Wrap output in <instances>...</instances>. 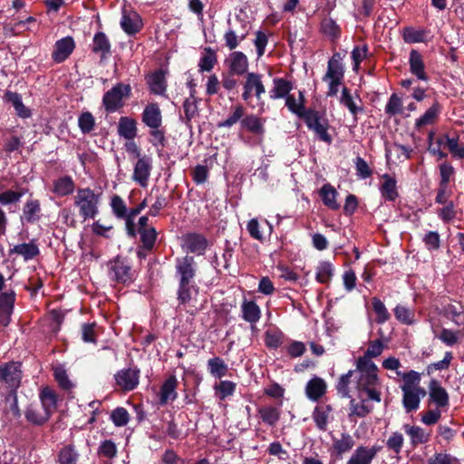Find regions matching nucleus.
<instances>
[{"instance_id": "1", "label": "nucleus", "mask_w": 464, "mask_h": 464, "mask_svg": "<svg viewBox=\"0 0 464 464\" xmlns=\"http://www.w3.org/2000/svg\"><path fill=\"white\" fill-rule=\"evenodd\" d=\"M175 268L179 279L177 300L179 305H186L192 298L197 263L193 256L186 255L176 258Z\"/></svg>"}, {"instance_id": "2", "label": "nucleus", "mask_w": 464, "mask_h": 464, "mask_svg": "<svg viewBox=\"0 0 464 464\" xmlns=\"http://www.w3.org/2000/svg\"><path fill=\"white\" fill-rule=\"evenodd\" d=\"M108 277L116 284L130 285L134 280V271L129 259L117 255L107 263Z\"/></svg>"}, {"instance_id": "3", "label": "nucleus", "mask_w": 464, "mask_h": 464, "mask_svg": "<svg viewBox=\"0 0 464 464\" xmlns=\"http://www.w3.org/2000/svg\"><path fill=\"white\" fill-rule=\"evenodd\" d=\"M99 195L90 188H78L74 197V205L79 208V215L83 220L94 218L98 213Z\"/></svg>"}, {"instance_id": "4", "label": "nucleus", "mask_w": 464, "mask_h": 464, "mask_svg": "<svg viewBox=\"0 0 464 464\" xmlns=\"http://www.w3.org/2000/svg\"><path fill=\"white\" fill-rule=\"evenodd\" d=\"M131 96L130 84L122 82L116 83L102 96V106L108 113H113L124 106V99Z\"/></svg>"}, {"instance_id": "5", "label": "nucleus", "mask_w": 464, "mask_h": 464, "mask_svg": "<svg viewBox=\"0 0 464 464\" xmlns=\"http://www.w3.org/2000/svg\"><path fill=\"white\" fill-rule=\"evenodd\" d=\"M302 120H304L307 128L314 132L319 140L329 145L333 142V138L328 133L330 127L329 121L320 111L309 108L307 113H305Z\"/></svg>"}, {"instance_id": "6", "label": "nucleus", "mask_w": 464, "mask_h": 464, "mask_svg": "<svg viewBox=\"0 0 464 464\" xmlns=\"http://www.w3.org/2000/svg\"><path fill=\"white\" fill-rule=\"evenodd\" d=\"M266 92L265 85L262 82V75L256 72H247L243 83L242 99L245 102L249 101L253 96L256 98L258 106L263 111L265 102L262 101V95Z\"/></svg>"}, {"instance_id": "7", "label": "nucleus", "mask_w": 464, "mask_h": 464, "mask_svg": "<svg viewBox=\"0 0 464 464\" xmlns=\"http://www.w3.org/2000/svg\"><path fill=\"white\" fill-rule=\"evenodd\" d=\"M21 365L14 361L0 365V382L6 384L9 392H16L21 385Z\"/></svg>"}, {"instance_id": "8", "label": "nucleus", "mask_w": 464, "mask_h": 464, "mask_svg": "<svg viewBox=\"0 0 464 464\" xmlns=\"http://www.w3.org/2000/svg\"><path fill=\"white\" fill-rule=\"evenodd\" d=\"M182 248L187 254H195L197 256H203L208 249V240L200 233L189 232L182 237Z\"/></svg>"}, {"instance_id": "9", "label": "nucleus", "mask_w": 464, "mask_h": 464, "mask_svg": "<svg viewBox=\"0 0 464 464\" xmlns=\"http://www.w3.org/2000/svg\"><path fill=\"white\" fill-rule=\"evenodd\" d=\"M152 168L151 157L144 154L142 158L137 160L134 165L132 180L139 184L141 188H146L149 184Z\"/></svg>"}, {"instance_id": "10", "label": "nucleus", "mask_w": 464, "mask_h": 464, "mask_svg": "<svg viewBox=\"0 0 464 464\" xmlns=\"http://www.w3.org/2000/svg\"><path fill=\"white\" fill-rule=\"evenodd\" d=\"M116 385L124 392H130L137 388L140 379V370L127 368L118 371L114 374Z\"/></svg>"}, {"instance_id": "11", "label": "nucleus", "mask_w": 464, "mask_h": 464, "mask_svg": "<svg viewBox=\"0 0 464 464\" xmlns=\"http://www.w3.org/2000/svg\"><path fill=\"white\" fill-rule=\"evenodd\" d=\"M166 74L167 71L163 69H158L145 76L146 83L150 93L160 96H166L168 87Z\"/></svg>"}, {"instance_id": "12", "label": "nucleus", "mask_w": 464, "mask_h": 464, "mask_svg": "<svg viewBox=\"0 0 464 464\" xmlns=\"http://www.w3.org/2000/svg\"><path fill=\"white\" fill-rule=\"evenodd\" d=\"M74 48L75 43L73 38L72 36L63 37L56 41L52 53V59L55 63H61L69 58Z\"/></svg>"}, {"instance_id": "13", "label": "nucleus", "mask_w": 464, "mask_h": 464, "mask_svg": "<svg viewBox=\"0 0 464 464\" xmlns=\"http://www.w3.org/2000/svg\"><path fill=\"white\" fill-rule=\"evenodd\" d=\"M120 24L123 32L126 33L128 35H135L143 27L142 19L138 13H128L125 10H123L122 12Z\"/></svg>"}, {"instance_id": "14", "label": "nucleus", "mask_w": 464, "mask_h": 464, "mask_svg": "<svg viewBox=\"0 0 464 464\" xmlns=\"http://www.w3.org/2000/svg\"><path fill=\"white\" fill-rule=\"evenodd\" d=\"M142 122L150 129H156L162 125V113L157 102L149 103L141 113Z\"/></svg>"}, {"instance_id": "15", "label": "nucleus", "mask_w": 464, "mask_h": 464, "mask_svg": "<svg viewBox=\"0 0 464 464\" xmlns=\"http://www.w3.org/2000/svg\"><path fill=\"white\" fill-rule=\"evenodd\" d=\"M430 401L436 404L437 408H444L450 404V397L447 391L440 385L438 380L432 379L429 383Z\"/></svg>"}, {"instance_id": "16", "label": "nucleus", "mask_w": 464, "mask_h": 464, "mask_svg": "<svg viewBox=\"0 0 464 464\" xmlns=\"http://www.w3.org/2000/svg\"><path fill=\"white\" fill-rule=\"evenodd\" d=\"M266 119L260 118L255 114L246 115L240 121V126L242 130H245L255 136L264 137L266 133L265 128Z\"/></svg>"}, {"instance_id": "17", "label": "nucleus", "mask_w": 464, "mask_h": 464, "mask_svg": "<svg viewBox=\"0 0 464 464\" xmlns=\"http://www.w3.org/2000/svg\"><path fill=\"white\" fill-rule=\"evenodd\" d=\"M378 451L379 449L375 446L371 448L359 446L353 451L346 464H372Z\"/></svg>"}, {"instance_id": "18", "label": "nucleus", "mask_w": 464, "mask_h": 464, "mask_svg": "<svg viewBox=\"0 0 464 464\" xmlns=\"http://www.w3.org/2000/svg\"><path fill=\"white\" fill-rule=\"evenodd\" d=\"M327 391L325 381L318 376L311 378L305 385V395L312 401H318Z\"/></svg>"}, {"instance_id": "19", "label": "nucleus", "mask_w": 464, "mask_h": 464, "mask_svg": "<svg viewBox=\"0 0 464 464\" xmlns=\"http://www.w3.org/2000/svg\"><path fill=\"white\" fill-rule=\"evenodd\" d=\"M332 440L331 456L335 455L337 459H342L343 455L349 452L355 444L353 437L347 432H343L340 439L333 437Z\"/></svg>"}, {"instance_id": "20", "label": "nucleus", "mask_w": 464, "mask_h": 464, "mask_svg": "<svg viewBox=\"0 0 464 464\" xmlns=\"http://www.w3.org/2000/svg\"><path fill=\"white\" fill-rule=\"evenodd\" d=\"M92 53L99 54L101 60L106 59L111 53V44L109 37L103 32H97L91 45Z\"/></svg>"}, {"instance_id": "21", "label": "nucleus", "mask_w": 464, "mask_h": 464, "mask_svg": "<svg viewBox=\"0 0 464 464\" xmlns=\"http://www.w3.org/2000/svg\"><path fill=\"white\" fill-rule=\"evenodd\" d=\"M25 420L34 426H44L50 419L49 415L42 407L37 404H29L24 411Z\"/></svg>"}, {"instance_id": "22", "label": "nucleus", "mask_w": 464, "mask_h": 464, "mask_svg": "<svg viewBox=\"0 0 464 464\" xmlns=\"http://www.w3.org/2000/svg\"><path fill=\"white\" fill-rule=\"evenodd\" d=\"M410 72L415 75L417 79L428 81L429 77L425 72V63L422 55L418 50L412 49L409 57Z\"/></svg>"}, {"instance_id": "23", "label": "nucleus", "mask_w": 464, "mask_h": 464, "mask_svg": "<svg viewBox=\"0 0 464 464\" xmlns=\"http://www.w3.org/2000/svg\"><path fill=\"white\" fill-rule=\"evenodd\" d=\"M15 300L16 294L14 289L0 293V317H5V325L10 322V316L13 314Z\"/></svg>"}, {"instance_id": "24", "label": "nucleus", "mask_w": 464, "mask_h": 464, "mask_svg": "<svg viewBox=\"0 0 464 464\" xmlns=\"http://www.w3.org/2000/svg\"><path fill=\"white\" fill-rule=\"evenodd\" d=\"M405 433L410 437L412 448L420 444L427 443L430 439V432H427L423 428L417 425L403 424Z\"/></svg>"}, {"instance_id": "25", "label": "nucleus", "mask_w": 464, "mask_h": 464, "mask_svg": "<svg viewBox=\"0 0 464 464\" xmlns=\"http://www.w3.org/2000/svg\"><path fill=\"white\" fill-rule=\"evenodd\" d=\"M248 60L246 55L239 51L233 52L230 54L228 71L231 74L238 76L247 73Z\"/></svg>"}, {"instance_id": "26", "label": "nucleus", "mask_w": 464, "mask_h": 464, "mask_svg": "<svg viewBox=\"0 0 464 464\" xmlns=\"http://www.w3.org/2000/svg\"><path fill=\"white\" fill-rule=\"evenodd\" d=\"M117 130L119 136L132 140L138 133L137 121L131 117L122 116L119 119Z\"/></svg>"}, {"instance_id": "27", "label": "nucleus", "mask_w": 464, "mask_h": 464, "mask_svg": "<svg viewBox=\"0 0 464 464\" xmlns=\"http://www.w3.org/2000/svg\"><path fill=\"white\" fill-rule=\"evenodd\" d=\"M178 381L175 375H170L162 383L160 390V404L165 405L169 401H175L178 393L176 392Z\"/></svg>"}, {"instance_id": "28", "label": "nucleus", "mask_w": 464, "mask_h": 464, "mask_svg": "<svg viewBox=\"0 0 464 464\" xmlns=\"http://www.w3.org/2000/svg\"><path fill=\"white\" fill-rule=\"evenodd\" d=\"M382 183L380 187V192L382 198L388 201H395L399 197L397 190V181L395 178L390 174L385 173L382 175Z\"/></svg>"}, {"instance_id": "29", "label": "nucleus", "mask_w": 464, "mask_h": 464, "mask_svg": "<svg viewBox=\"0 0 464 464\" xmlns=\"http://www.w3.org/2000/svg\"><path fill=\"white\" fill-rule=\"evenodd\" d=\"M441 110L442 106L437 100H435L432 105L424 112V114L416 120V129L420 130L426 125L434 124L437 121Z\"/></svg>"}, {"instance_id": "30", "label": "nucleus", "mask_w": 464, "mask_h": 464, "mask_svg": "<svg viewBox=\"0 0 464 464\" xmlns=\"http://www.w3.org/2000/svg\"><path fill=\"white\" fill-rule=\"evenodd\" d=\"M39 399L43 410L52 416L57 409L58 399L56 392L46 386L41 390Z\"/></svg>"}, {"instance_id": "31", "label": "nucleus", "mask_w": 464, "mask_h": 464, "mask_svg": "<svg viewBox=\"0 0 464 464\" xmlns=\"http://www.w3.org/2000/svg\"><path fill=\"white\" fill-rule=\"evenodd\" d=\"M273 83L274 87L269 91V97L272 100L283 99L294 89L293 83L285 78H274Z\"/></svg>"}, {"instance_id": "32", "label": "nucleus", "mask_w": 464, "mask_h": 464, "mask_svg": "<svg viewBox=\"0 0 464 464\" xmlns=\"http://www.w3.org/2000/svg\"><path fill=\"white\" fill-rule=\"evenodd\" d=\"M75 183L69 175H64L53 181L52 192L58 197H66L73 193Z\"/></svg>"}, {"instance_id": "33", "label": "nucleus", "mask_w": 464, "mask_h": 464, "mask_svg": "<svg viewBox=\"0 0 464 464\" xmlns=\"http://www.w3.org/2000/svg\"><path fill=\"white\" fill-rule=\"evenodd\" d=\"M333 411V407L330 404L317 405L313 413L312 418L315 423L316 428L321 431H326L328 426V419L330 413Z\"/></svg>"}, {"instance_id": "34", "label": "nucleus", "mask_w": 464, "mask_h": 464, "mask_svg": "<svg viewBox=\"0 0 464 464\" xmlns=\"http://www.w3.org/2000/svg\"><path fill=\"white\" fill-rule=\"evenodd\" d=\"M3 99L5 102L11 103L14 106L19 117L26 119L31 116L30 110L24 105L22 96L19 93L12 91H6Z\"/></svg>"}, {"instance_id": "35", "label": "nucleus", "mask_w": 464, "mask_h": 464, "mask_svg": "<svg viewBox=\"0 0 464 464\" xmlns=\"http://www.w3.org/2000/svg\"><path fill=\"white\" fill-rule=\"evenodd\" d=\"M242 318L253 324L257 323L261 317V309L253 300L244 299L241 304Z\"/></svg>"}, {"instance_id": "36", "label": "nucleus", "mask_w": 464, "mask_h": 464, "mask_svg": "<svg viewBox=\"0 0 464 464\" xmlns=\"http://www.w3.org/2000/svg\"><path fill=\"white\" fill-rule=\"evenodd\" d=\"M12 254H17L23 256L24 261H28L39 256L40 250L38 246L34 241H31L14 246L9 250V255L11 256Z\"/></svg>"}, {"instance_id": "37", "label": "nucleus", "mask_w": 464, "mask_h": 464, "mask_svg": "<svg viewBox=\"0 0 464 464\" xmlns=\"http://www.w3.org/2000/svg\"><path fill=\"white\" fill-rule=\"evenodd\" d=\"M207 367L209 374L219 380L225 377L228 372L227 364L221 357L218 356L208 359Z\"/></svg>"}, {"instance_id": "38", "label": "nucleus", "mask_w": 464, "mask_h": 464, "mask_svg": "<svg viewBox=\"0 0 464 464\" xmlns=\"http://www.w3.org/2000/svg\"><path fill=\"white\" fill-rule=\"evenodd\" d=\"M184 116L180 121L188 128H192L191 121L198 114V99L186 98L182 104Z\"/></svg>"}, {"instance_id": "39", "label": "nucleus", "mask_w": 464, "mask_h": 464, "mask_svg": "<svg viewBox=\"0 0 464 464\" xmlns=\"http://www.w3.org/2000/svg\"><path fill=\"white\" fill-rule=\"evenodd\" d=\"M319 194L324 206L333 210L340 208V205L336 201L337 191L331 184H324L320 188Z\"/></svg>"}, {"instance_id": "40", "label": "nucleus", "mask_w": 464, "mask_h": 464, "mask_svg": "<svg viewBox=\"0 0 464 464\" xmlns=\"http://www.w3.org/2000/svg\"><path fill=\"white\" fill-rule=\"evenodd\" d=\"M402 391V404L407 413L417 411L420 407V396L412 389L401 387Z\"/></svg>"}, {"instance_id": "41", "label": "nucleus", "mask_w": 464, "mask_h": 464, "mask_svg": "<svg viewBox=\"0 0 464 464\" xmlns=\"http://www.w3.org/2000/svg\"><path fill=\"white\" fill-rule=\"evenodd\" d=\"M322 33L330 38L332 41L338 39L341 36V28L336 22L329 17H324L321 22Z\"/></svg>"}, {"instance_id": "42", "label": "nucleus", "mask_w": 464, "mask_h": 464, "mask_svg": "<svg viewBox=\"0 0 464 464\" xmlns=\"http://www.w3.org/2000/svg\"><path fill=\"white\" fill-rule=\"evenodd\" d=\"M340 103H342L343 106H345L350 113L353 116L354 120L357 119V114L359 112H362L363 111V108L362 106H357L356 103L353 101V98L351 94L350 90L347 87H343L342 89V94L339 99Z\"/></svg>"}, {"instance_id": "43", "label": "nucleus", "mask_w": 464, "mask_h": 464, "mask_svg": "<svg viewBox=\"0 0 464 464\" xmlns=\"http://www.w3.org/2000/svg\"><path fill=\"white\" fill-rule=\"evenodd\" d=\"M78 459L79 454L72 444L63 446L57 455L59 464H76Z\"/></svg>"}, {"instance_id": "44", "label": "nucleus", "mask_w": 464, "mask_h": 464, "mask_svg": "<svg viewBox=\"0 0 464 464\" xmlns=\"http://www.w3.org/2000/svg\"><path fill=\"white\" fill-rule=\"evenodd\" d=\"M218 63L216 52L211 47H206L202 53L198 67L200 72H210Z\"/></svg>"}, {"instance_id": "45", "label": "nucleus", "mask_w": 464, "mask_h": 464, "mask_svg": "<svg viewBox=\"0 0 464 464\" xmlns=\"http://www.w3.org/2000/svg\"><path fill=\"white\" fill-rule=\"evenodd\" d=\"M285 339L284 333L279 329L267 330L265 333V344L270 350H276L279 348Z\"/></svg>"}, {"instance_id": "46", "label": "nucleus", "mask_w": 464, "mask_h": 464, "mask_svg": "<svg viewBox=\"0 0 464 464\" xmlns=\"http://www.w3.org/2000/svg\"><path fill=\"white\" fill-rule=\"evenodd\" d=\"M262 421L269 426H275L280 419V411L274 406H265L258 409Z\"/></svg>"}, {"instance_id": "47", "label": "nucleus", "mask_w": 464, "mask_h": 464, "mask_svg": "<svg viewBox=\"0 0 464 464\" xmlns=\"http://www.w3.org/2000/svg\"><path fill=\"white\" fill-rule=\"evenodd\" d=\"M428 32L426 30H416L413 27H405L402 37L407 44L424 43L427 41Z\"/></svg>"}, {"instance_id": "48", "label": "nucleus", "mask_w": 464, "mask_h": 464, "mask_svg": "<svg viewBox=\"0 0 464 464\" xmlns=\"http://www.w3.org/2000/svg\"><path fill=\"white\" fill-rule=\"evenodd\" d=\"M137 234L140 235V246L147 249V251H151L154 248L158 237L156 228L151 227L148 229H142L141 231H138Z\"/></svg>"}, {"instance_id": "49", "label": "nucleus", "mask_w": 464, "mask_h": 464, "mask_svg": "<svg viewBox=\"0 0 464 464\" xmlns=\"http://www.w3.org/2000/svg\"><path fill=\"white\" fill-rule=\"evenodd\" d=\"M236 389L237 384L231 381H220L214 386L216 396L221 401L233 395Z\"/></svg>"}, {"instance_id": "50", "label": "nucleus", "mask_w": 464, "mask_h": 464, "mask_svg": "<svg viewBox=\"0 0 464 464\" xmlns=\"http://www.w3.org/2000/svg\"><path fill=\"white\" fill-rule=\"evenodd\" d=\"M315 279L321 284H328L334 276V266L330 262L323 261L316 268Z\"/></svg>"}, {"instance_id": "51", "label": "nucleus", "mask_w": 464, "mask_h": 464, "mask_svg": "<svg viewBox=\"0 0 464 464\" xmlns=\"http://www.w3.org/2000/svg\"><path fill=\"white\" fill-rule=\"evenodd\" d=\"M245 115V108L242 104L234 107L233 112L223 121L218 122V128H231L237 122L240 121Z\"/></svg>"}, {"instance_id": "52", "label": "nucleus", "mask_w": 464, "mask_h": 464, "mask_svg": "<svg viewBox=\"0 0 464 464\" xmlns=\"http://www.w3.org/2000/svg\"><path fill=\"white\" fill-rule=\"evenodd\" d=\"M41 211L40 202L38 199L28 200L24 207V216L28 223H34L38 220V214Z\"/></svg>"}, {"instance_id": "53", "label": "nucleus", "mask_w": 464, "mask_h": 464, "mask_svg": "<svg viewBox=\"0 0 464 464\" xmlns=\"http://www.w3.org/2000/svg\"><path fill=\"white\" fill-rule=\"evenodd\" d=\"M378 384L379 377L377 372L360 373L357 381V389L362 392V391L371 387H376Z\"/></svg>"}, {"instance_id": "54", "label": "nucleus", "mask_w": 464, "mask_h": 464, "mask_svg": "<svg viewBox=\"0 0 464 464\" xmlns=\"http://www.w3.org/2000/svg\"><path fill=\"white\" fill-rule=\"evenodd\" d=\"M372 310L376 314V323L383 324L388 321L391 317L387 308L385 307L383 302L378 297L372 298Z\"/></svg>"}, {"instance_id": "55", "label": "nucleus", "mask_w": 464, "mask_h": 464, "mask_svg": "<svg viewBox=\"0 0 464 464\" xmlns=\"http://www.w3.org/2000/svg\"><path fill=\"white\" fill-rule=\"evenodd\" d=\"M111 208L113 215L117 218H123L127 217L129 214V210L124 200L119 195H113L111 198Z\"/></svg>"}, {"instance_id": "56", "label": "nucleus", "mask_w": 464, "mask_h": 464, "mask_svg": "<svg viewBox=\"0 0 464 464\" xmlns=\"http://www.w3.org/2000/svg\"><path fill=\"white\" fill-rule=\"evenodd\" d=\"M344 77V68L342 63H334V62L327 63V71L323 77L324 82H327L328 79H337L343 81Z\"/></svg>"}, {"instance_id": "57", "label": "nucleus", "mask_w": 464, "mask_h": 464, "mask_svg": "<svg viewBox=\"0 0 464 464\" xmlns=\"http://www.w3.org/2000/svg\"><path fill=\"white\" fill-rule=\"evenodd\" d=\"M354 371L350 370L345 374H342L337 382L336 390L338 394L343 398H350L349 384Z\"/></svg>"}, {"instance_id": "58", "label": "nucleus", "mask_w": 464, "mask_h": 464, "mask_svg": "<svg viewBox=\"0 0 464 464\" xmlns=\"http://www.w3.org/2000/svg\"><path fill=\"white\" fill-rule=\"evenodd\" d=\"M394 315L396 319L402 324H412L414 323V311L404 305H396L394 308Z\"/></svg>"}, {"instance_id": "59", "label": "nucleus", "mask_w": 464, "mask_h": 464, "mask_svg": "<svg viewBox=\"0 0 464 464\" xmlns=\"http://www.w3.org/2000/svg\"><path fill=\"white\" fill-rule=\"evenodd\" d=\"M117 446L112 440H105L101 442L98 448V455L101 457L112 459L117 456Z\"/></svg>"}, {"instance_id": "60", "label": "nucleus", "mask_w": 464, "mask_h": 464, "mask_svg": "<svg viewBox=\"0 0 464 464\" xmlns=\"http://www.w3.org/2000/svg\"><path fill=\"white\" fill-rule=\"evenodd\" d=\"M372 411V407L365 404V401L362 400V402H355V400H351L350 401V413L349 416H357L359 418H364L369 413Z\"/></svg>"}, {"instance_id": "61", "label": "nucleus", "mask_w": 464, "mask_h": 464, "mask_svg": "<svg viewBox=\"0 0 464 464\" xmlns=\"http://www.w3.org/2000/svg\"><path fill=\"white\" fill-rule=\"evenodd\" d=\"M53 377L59 387L63 391H70L73 384L68 377L67 372L63 367H56L53 370Z\"/></svg>"}, {"instance_id": "62", "label": "nucleus", "mask_w": 464, "mask_h": 464, "mask_svg": "<svg viewBox=\"0 0 464 464\" xmlns=\"http://www.w3.org/2000/svg\"><path fill=\"white\" fill-rule=\"evenodd\" d=\"M78 126L83 134L90 133L95 127V119L90 111L82 112L78 118Z\"/></svg>"}, {"instance_id": "63", "label": "nucleus", "mask_w": 464, "mask_h": 464, "mask_svg": "<svg viewBox=\"0 0 464 464\" xmlns=\"http://www.w3.org/2000/svg\"><path fill=\"white\" fill-rule=\"evenodd\" d=\"M111 420L116 427H123L130 420V414L123 407H117L111 413Z\"/></svg>"}, {"instance_id": "64", "label": "nucleus", "mask_w": 464, "mask_h": 464, "mask_svg": "<svg viewBox=\"0 0 464 464\" xmlns=\"http://www.w3.org/2000/svg\"><path fill=\"white\" fill-rule=\"evenodd\" d=\"M385 112L391 116L402 113V101L397 93H392L385 106Z\"/></svg>"}]
</instances>
